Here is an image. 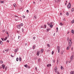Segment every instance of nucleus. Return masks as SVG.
Segmentation results:
<instances>
[{
	"mask_svg": "<svg viewBox=\"0 0 74 74\" xmlns=\"http://www.w3.org/2000/svg\"><path fill=\"white\" fill-rule=\"evenodd\" d=\"M73 59V56H71L70 58L71 61L72 60V59Z\"/></svg>",
	"mask_w": 74,
	"mask_h": 74,
	"instance_id": "9b49d317",
	"label": "nucleus"
},
{
	"mask_svg": "<svg viewBox=\"0 0 74 74\" xmlns=\"http://www.w3.org/2000/svg\"><path fill=\"white\" fill-rule=\"evenodd\" d=\"M18 51V49H17L14 50V52H16Z\"/></svg>",
	"mask_w": 74,
	"mask_h": 74,
	"instance_id": "6e6552de",
	"label": "nucleus"
},
{
	"mask_svg": "<svg viewBox=\"0 0 74 74\" xmlns=\"http://www.w3.org/2000/svg\"><path fill=\"white\" fill-rule=\"evenodd\" d=\"M68 8L69 9L71 7V3H69L68 5H67Z\"/></svg>",
	"mask_w": 74,
	"mask_h": 74,
	"instance_id": "f03ea898",
	"label": "nucleus"
},
{
	"mask_svg": "<svg viewBox=\"0 0 74 74\" xmlns=\"http://www.w3.org/2000/svg\"><path fill=\"white\" fill-rule=\"evenodd\" d=\"M28 69H30V67L29 66H27Z\"/></svg>",
	"mask_w": 74,
	"mask_h": 74,
	"instance_id": "603ef678",
	"label": "nucleus"
},
{
	"mask_svg": "<svg viewBox=\"0 0 74 74\" xmlns=\"http://www.w3.org/2000/svg\"><path fill=\"white\" fill-rule=\"evenodd\" d=\"M47 24L49 26L50 25V24H49V23H48V22L47 23Z\"/></svg>",
	"mask_w": 74,
	"mask_h": 74,
	"instance_id": "09e8293b",
	"label": "nucleus"
},
{
	"mask_svg": "<svg viewBox=\"0 0 74 74\" xmlns=\"http://www.w3.org/2000/svg\"><path fill=\"white\" fill-rule=\"evenodd\" d=\"M72 40V39H71V38H70L69 41H71Z\"/></svg>",
	"mask_w": 74,
	"mask_h": 74,
	"instance_id": "37998d69",
	"label": "nucleus"
},
{
	"mask_svg": "<svg viewBox=\"0 0 74 74\" xmlns=\"http://www.w3.org/2000/svg\"><path fill=\"white\" fill-rule=\"evenodd\" d=\"M0 63L2 64V63H3V61H1L0 62Z\"/></svg>",
	"mask_w": 74,
	"mask_h": 74,
	"instance_id": "4c0bfd02",
	"label": "nucleus"
},
{
	"mask_svg": "<svg viewBox=\"0 0 74 74\" xmlns=\"http://www.w3.org/2000/svg\"><path fill=\"white\" fill-rule=\"evenodd\" d=\"M4 38H1V39L2 40V41H4Z\"/></svg>",
	"mask_w": 74,
	"mask_h": 74,
	"instance_id": "a19ab883",
	"label": "nucleus"
},
{
	"mask_svg": "<svg viewBox=\"0 0 74 74\" xmlns=\"http://www.w3.org/2000/svg\"><path fill=\"white\" fill-rule=\"evenodd\" d=\"M11 56L12 58H14V56H13L12 55H11Z\"/></svg>",
	"mask_w": 74,
	"mask_h": 74,
	"instance_id": "13d9d810",
	"label": "nucleus"
},
{
	"mask_svg": "<svg viewBox=\"0 0 74 74\" xmlns=\"http://www.w3.org/2000/svg\"><path fill=\"white\" fill-rule=\"evenodd\" d=\"M47 45L48 47H49V48L50 47V45H49V44H47Z\"/></svg>",
	"mask_w": 74,
	"mask_h": 74,
	"instance_id": "393cba45",
	"label": "nucleus"
},
{
	"mask_svg": "<svg viewBox=\"0 0 74 74\" xmlns=\"http://www.w3.org/2000/svg\"><path fill=\"white\" fill-rule=\"evenodd\" d=\"M17 27H18V29H20V28H21V25H18V26H17Z\"/></svg>",
	"mask_w": 74,
	"mask_h": 74,
	"instance_id": "9d476101",
	"label": "nucleus"
},
{
	"mask_svg": "<svg viewBox=\"0 0 74 74\" xmlns=\"http://www.w3.org/2000/svg\"><path fill=\"white\" fill-rule=\"evenodd\" d=\"M49 66H51V64H49L47 65V67H49Z\"/></svg>",
	"mask_w": 74,
	"mask_h": 74,
	"instance_id": "423d86ee",
	"label": "nucleus"
},
{
	"mask_svg": "<svg viewBox=\"0 0 74 74\" xmlns=\"http://www.w3.org/2000/svg\"><path fill=\"white\" fill-rule=\"evenodd\" d=\"M35 38H36V37H33V39L34 40H35Z\"/></svg>",
	"mask_w": 74,
	"mask_h": 74,
	"instance_id": "8fccbe9b",
	"label": "nucleus"
},
{
	"mask_svg": "<svg viewBox=\"0 0 74 74\" xmlns=\"http://www.w3.org/2000/svg\"><path fill=\"white\" fill-rule=\"evenodd\" d=\"M13 6L14 7H16V5L15 3H14L13 4Z\"/></svg>",
	"mask_w": 74,
	"mask_h": 74,
	"instance_id": "1a4fd4ad",
	"label": "nucleus"
},
{
	"mask_svg": "<svg viewBox=\"0 0 74 74\" xmlns=\"http://www.w3.org/2000/svg\"><path fill=\"white\" fill-rule=\"evenodd\" d=\"M67 40H69V38L68 37L67 38Z\"/></svg>",
	"mask_w": 74,
	"mask_h": 74,
	"instance_id": "6e6d98bb",
	"label": "nucleus"
},
{
	"mask_svg": "<svg viewBox=\"0 0 74 74\" xmlns=\"http://www.w3.org/2000/svg\"><path fill=\"white\" fill-rule=\"evenodd\" d=\"M25 45H27V43H25Z\"/></svg>",
	"mask_w": 74,
	"mask_h": 74,
	"instance_id": "69168bd1",
	"label": "nucleus"
},
{
	"mask_svg": "<svg viewBox=\"0 0 74 74\" xmlns=\"http://www.w3.org/2000/svg\"><path fill=\"white\" fill-rule=\"evenodd\" d=\"M34 19H37V17L36 16H34L33 17Z\"/></svg>",
	"mask_w": 74,
	"mask_h": 74,
	"instance_id": "aec40b11",
	"label": "nucleus"
},
{
	"mask_svg": "<svg viewBox=\"0 0 74 74\" xmlns=\"http://www.w3.org/2000/svg\"><path fill=\"white\" fill-rule=\"evenodd\" d=\"M63 20L64 21H66V19L64 18V19H63Z\"/></svg>",
	"mask_w": 74,
	"mask_h": 74,
	"instance_id": "3c124183",
	"label": "nucleus"
},
{
	"mask_svg": "<svg viewBox=\"0 0 74 74\" xmlns=\"http://www.w3.org/2000/svg\"><path fill=\"white\" fill-rule=\"evenodd\" d=\"M49 30H50V29H47V32H48V31H49Z\"/></svg>",
	"mask_w": 74,
	"mask_h": 74,
	"instance_id": "58836bf2",
	"label": "nucleus"
},
{
	"mask_svg": "<svg viewBox=\"0 0 74 74\" xmlns=\"http://www.w3.org/2000/svg\"><path fill=\"white\" fill-rule=\"evenodd\" d=\"M43 51H44V50H43V49H41V52L42 53H43Z\"/></svg>",
	"mask_w": 74,
	"mask_h": 74,
	"instance_id": "dca6fc26",
	"label": "nucleus"
},
{
	"mask_svg": "<svg viewBox=\"0 0 74 74\" xmlns=\"http://www.w3.org/2000/svg\"><path fill=\"white\" fill-rule=\"evenodd\" d=\"M19 60V59L17 58L16 59V60L17 61V62H18V60Z\"/></svg>",
	"mask_w": 74,
	"mask_h": 74,
	"instance_id": "cd10ccee",
	"label": "nucleus"
},
{
	"mask_svg": "<svg viewBox=\"0 0 74 74\" xmlns=\"http://www.w3.org/2000/svg\"><path fill=\"white\" fill-rule=\"evenodd\" d=\"M57 73L58 74H60L59 72H58V71H57Z\"/></svg>",
	"mask_w": 74,
	"mask_h": 74,
	"instance_id": "a18cd8bd",
	"label": "nucleus"
},
{
	"mask_svg": "<svg viewBox=\"0 0 74 74\" xmlns=\"http://www.w3.org/2000/svg\"><path fill=\"white\" fill-rule=\"evenodd\" d=\"M15 19V20L16 21H18V19Z\"/></svg>",
	"mask_w": 74,
	"mask_h": 74,
	"instance_id": "774afa93",
	"label": "nucleus"
},
{
	"mask_svg": "<svg viewBox=\"0 0 74 74\" xmlns=\"http://www.w3.org/2000/svg\"><path fill=\"white\" fill-rule=\"evenodd\" d=\"M5 51H6V52H8V51H9V49H5Z\"/></svg>",
	"mask_w": 74,
	"mask_h": 74,
	"instance_id": "4468645a",
	"label": "nucleus"
},
{
	"mask_svg": "<svg viewBox=\"0 0 74 74\" xmlns=\"http://www.w3.org/2000/svg\"><path fill=\"white\" fill-rule=\"evenodd\" d=\"M74 23V20H73L71 22V23Z\"/></svg>",
	"mask_w": 74,
	"mask_h": 74,
	"instance_id": "6ab92c4d",
	"label": "nucleus"
},
{
	"mask_svg": "<svg viewBox=\"0 0 74 74\" xmlns=\"http://www.w3.org/2000/svg\"><path fill=\"white\" fill-rule=\"evenodd\" d=\"M40 62V59L39 58L38 59V62Z\"/></svg>",
	"mask_w": 74,
	"mask_h": 74,
	"instance_id": "72a5a7b5",
	"label": "nucleus"
},
{
	"mask_svg": "<svg viewBox=\"0 0 74 74\" xmlns=\"http://www.w3.org/2000/svg\"><path fill=\"white\" fill-rule=\"evenodd\" d=\"M69 43H72V42L71 41H69Z\"/></svg>",
	"mask_w": 74,
	"mask_h": 74,
	"instance_id": "c9c22d12",
	"label": "nucleus"
},
{
	"mask_svg": "<svg viewBox=\"0 0 74 74\" xmlns=\"http://www.w3.org/2000/svg\"><path fill=\"white\" fill-rule=\"evenodd\" d=\"M23 18H25V16H23Z\"/></svg>",
	"mask_w": 74,
	"mask_h": 74,
	"instance_id": "de8ad7c7",
	"label": "nucleus"
},
{
	"mask_svg": "<svg viewBox=\"0 0 74 74\" xmlns=\"http://www.w3.org/2000/svg\"><path fill=\"white\" fill-rule=\"evenodd\" d=\"M6 33L7 34H8V32H6Z\"/></svg>",
	"mask_w": 74,
	"mask_h": 74,
	"instance_id": "338daca9",
	"label": "nucleus"
},
{
	"mask_svg": "<svg viewBox=\"0 0 74 74\" xmlns=\"http://www.w3.org/2000/svg\"><path fill=\"white\" fill-rule=\"evenodd\" d=\"M0 44L1 45H2L3 44V42L2 41H0Z\"/></svg>",
	"mask_w": 74,
	"mask_h": 74,
	"instance_id": "4be33fe9",
	"label": "nucleus"
},
{
	"mask_svg": "<svg viewBox=\"0 0 74 74\" xmlns=\"http://www.w3.org/2000/svg\"><path fill=\"white\" fill-rule=\"evenodd\" d=\"M5 69L6 70H7V67H5Z\"/></svg>",
	"mask_w": 74,
	"mask_h": 74,
	"instance_id": "4d7b16f0",
	"label": "nucleus"
},
{
	"mask_svg": "<svg viewBox=\"0 0 74 74\" xmlns=\"http://www.w3.org/2000/svg\"><path fill=\"white\" fill-rule=\"evenodd\" d=\"M60 47L57 46V49L58 50V53L60 52Z\"/></svg>",
	"mask_w": 74,
	"mask_h": 74,
	"instance_id": "f257e3e1",
	"label": "nucleus"
},
{
	"mask_svg": "<svg viewBox=\"0 0 74 74\" xmlns=\"http://www.w3.org/2000/svg\"><path fill=\"white\" fill-rule=\"evenodd\" d=\"M55 73H56L57 71H58V69L57 68V67L56 66L55 69Z\"/></svg>",
	"mask_w": 74,
	"mask_h": 74,
	"instance_id": "7ed1b4c3",
	"label": "nucleus"
},
{
	"mask_svg": "<svg viewBox=\"0 0 74 74\" xmlns=\"http://www.w3.org/2000/svg\"><path fill=\"white\" fill-rule=\"evenodd\" d=\"M66 49L67 50H69V47H67Z\"/></svg>",
	"mask_w": 74,
	"mask_h": 74,
	"instance_id": "c756f323",
	"label": "nucleus"
},
{
	"mask_svg": "<svg viewBox=\"0 0 74 74\" xmlns=\"http://www.w3.org/2000/svg\"><path fill=\"white\" fill-rule=\"evenodd\" d=\"M40 54V51H38L37 52L36 55H37V56H39V55Z\"/></svg>",
	"mask_w": 74,
	"mask_h": 74,
	"instance_id": "39448f33",
	"label": "nucleus"
},
{
	"mask_svg": "<svg viewBox=\"0 0 74 74\" xmlns=\"http://www.w3.org/2000/svg\"><path fill=\"white\" fill-rule=\"evenodd\" d=\"M20 26H23V24L21 23L20 24Z\"/></svg>",
	"mask_w": 74,
	"mask_h": 74,
	"instance_id": "e433bc0d",
	"label": "nucleus"
},
{
	"mask_svg": "<svg viewBox=\"0 0 74 74\" xmlns=\"http://www.w3.org/2000/svg\"><path fill=\"white\" fill-rule=\"evenodd\" d=\"M63 66H61V70H62V69H63Z\"/></svg>",
	"mask_w": 74,
	"mask_h": 74,
	"instance_id": "f704fd0d",
	"label": "nucleus"
},
{
	"mask_svg": "<svg viewBox=\"0 0 74 74\" xmlns=\"http://www.w3.org/2000/svg\"><path fill=\"white\" fill-rule=\"evenodd\" d=\"M29 12V10H27V12Z\"/></svg>",
	"mask_w": 74,
	"mask_h": 74,
	"instance_id": "5fc2aeb1",
	"label": "nucleus"
},
{
	"mask_svg": "<svg viewBox=\"0 0 74 74\" xmlns=\"http://www.w3.org/2000/svg\"><path fill=\"white\" fill-rule=\"evenodd\" d=\"M59 62V60H57V64H58V62Z\"/></svg>",
	"mask_w": 74,
	"mask_h": 74,
	"instance_id": "c03bdc74",
	"label": "nucleus"
},
{
	"mask_svg": "<svg viewBox=\"0 0 74 74\" xmlns=\"http://www.w3.org/2000/svg\"><path fill=\"white\" fill-rule=\"evenodd\" d=\"M41 28H42L43 27V26H42L40 27Z\"/></svg>",
	"mask_w": 74,
	"mask_h": 74,
	"instance_id": "052dcab7",
	"label": "nucleus"
},
{
	"mask_svg": "<svg viewBox=\"0 0 74 74\" xmlns=\"http://www.w3.org/2000/svg\"><path fill=\"white\" fill-rule=\"evenodd\" d=\"M53 26V25H50V27H51V28H52V27Z\"/></svg>",
	"mask_w": 74,
	"mask_h": 74,
	"instance_id": "412c9836",
	"label": "nucleus"
},
{
	"mask_svg": "<svg viewBox=\"0 0 74 74\" xmlns=\"http://www.w3.org/2000/svg\"><path fill=\"white\" fill-rule=\"evenodd\" d=\"M7 42H9V40H7Z\"/></svg>",
	"mask_w": 74,
	"mask_h": 74,
	"instance_id": "0e129e2a",
	"label": "nucleus"
},
{
	"mask_svg": "<svg viewBox=\"0 0 74 74\" xmlns=\"http://www.w3.org/2000/svg\"><path fill=\"white\" fill-rule=\"evenodd\" d=\"M17 32L18 33H19V31H17Z\"/></svg>",
	"mask_w": 74,
	"mask_h": 74,
	"instance_id": "e2e57ef3",
	"label": "nucleus"
},
{
	"mask_svg": "<svg viewBox=\"0 0 74 74\" xmlns=\"http://www.w3.org/2000/svg\"><path fill=\"white\" fill-rule=\"evenodd\" d=\"M15 18H18V16H17L15 15Z\"/></svg>",
	"mask_w": 74,
	"mask_h": 74,
	"instance_id": "c85d7f7f",
	"label": "nucleus"
},
{
	"mask_svg": "<svg viewBox=\"0 0 74 74\" xmlns=\"http://www.w3.org/2000/svg\"><path fill=\"white\" fill-rule=\"evenodd\" d=\"M20 37H21L19 36H18V39H19V38H20Z\"/></svg>",
	"mask_w": 74,
	"mask_h": 74,
	"instance_id": "680f3d73",
	"label": "nucleus"
},
{
	"mask_svg": "<svg viewBox=\"0 0 74 74\" xmlns=\"http://www.w3.org/2000/svg\"><path fill=\"white\" fill-rule=\"evenodd\" d=\"M7 37H6L5 38V39H4V41H5L6 40H7Z\"/></svg>",
	"mask_w": 74,
	"mask_h": 74,
	"instance_id": "2eb2a0df",
	"label": "nucleus"
},
{
	"mask_svg": "<svg viewBox=\"0 0 74 74\" xmlns=\"http://www.w3.org/2000/svg\"><path fill=\"white\" fill-rule=\"evenodd\" d=\"M59 25H60V26H62V25H63V24L61 22L60 23Z\"/></svg>",
	"mask_w": 74,
	"mask_h": 74,
	"instance_id": "f8f14e48",
	"label": "nucleus"
},
{
	"mask_svg": "<svg viewBox=\"0 0 74 74\" xmlns=\"http://www.w3.org/2000/svg\"><path fill=\"white\" fill-rule=\"evenodd\" d=\"M1 3H4V1H1Z\"/></svg>",
	"mask_w": 74,
	"mask_h": 74,
	"instance_id": "a211bd4d",
	"label": "nucleus"
},
{
	"mask_svg": "<svg viewBox=\"0 0 74 74\" xmlns=\"http://www.w3.org/2000/svg\"><path fill=\"white\" fill-rule=\"evenodd\" d=\"M36 47V46L35 45H34L33 47V49H34L35 48V47Z\"/></svg>",
	"mask_w": 74,
	"mask_h": 74,
	"instance_id": "5701e85b",
	"label": "nucleus"
},
{
	"mask_svg": "<svg viewBox=\"0 0 74 74\" xmlns=\"http://www.w3.org/2000/svg\"><path fill=\"white\" fill-rule=\"evenodd\" d=\"M44 26H45V28H46V27H47V26H46V25H44Z\"/></svg>",
	"mask_w": 74,
	"mask_h": 74,
	"instance_id": "ea45409f",
	"label": "nucleus"
},
{
	"mask_svg": "<svg viewBox=\"0 0 74 74\" xmlns=\"http://www.w3.org/2000/svg\"><path fill=\"white\" fill-rule=\"evenodd\" d=\"M2 66L3 69H5V66L4 65V64H2Z\"/></svg>",
	"mask_w": 74,
	"mask_h": 74,
	"instance_id": "20e7f679",
	"label": "nucleus"
},
{
	"mask_svg": "<svg viewBox=\"0 0 74 74\" xmlns=\"http://www.w3.org/2000/svg\"><path fill=\"white\" fill-rule=\"evenodd\" d=\"M24 67H26V68H27V65L26 64L24 65Z\"/></svg>",
	"mask_w": 74,
	"mask_h": 74,
	"instance_id": "f3484780",
	"label": "nucleus"
},
{
	"mask_svg": "<svg viewBox=\"0 0 74 74\" xmlns=\"http://www.w3.org/2000/svg\"><path fill=\"white\" fill-rule=\"evenodd\" d=\"M66 15H67V16L69 15V13L68 12H67L66 13Z\"/></svg>",
	"mask_w": 74,
	"mask_h": 74,
	"instance_id": "2f4dec72",
	"label": "nucleus"
},
{
	"mask_svg": "<svg viewBox=\"0 0 74 74\" xmlns=\"http://www.w3.org/2000/svg\"><path fill=\"white\" fill-rule=\"evenodd\" d=\"M22 32H24V30H23V29H22Z\"/></svg>",
	"mask_w": 74,
	"mask_h": 74,
	"instance_id": "49530a36",
	"label": "nucleus"
},
{
	"mask_svg": "<svg viewBox=\"0 0 74 74\" xmlns=\"http://www.w3.org/2000/svg\"><path fill=\"white\" fill-rule=\"evenodd\" d=\"M74 8H73L71 9V11L72 12H73L74 11Z\"/></svg>",
	"mask_w": 74,
	"mask_h": 74,
	"instance_id": "bb28decb",
	"label": "nucleus"
},
{
	"mask_svg": "<svg viewBox=\"0 0 74 74\" xmlns=\"http://www.w3.org/2000/svg\"><path fill=\"white\" fill-rule=\"evenodd\" d=\"M54 53V52H53V51L52 52V53H51L52 55H53Z\"/></svg>",
	"mask_w": 74,
	"mask_h": 74,
	"instance_id": "473e14b6",
	"label": "nucleus"
},
{
	"mask_svg": "<svg viewBox=\"0 0 74 74\" xmlns=\"http://www.w3.org/2000/svg\"><path fill=\"white\" fill-rule=\"evenodd\" d=\"M35 70L36 71H37V68L36 67H35Z\"/></svg>",
	"mask_w": 74,
	"mask_h": 74,
	"instance_id": "7c9ffc66",
	"label": "nucleus"
},
{
	"mask_svg": "<svg viewBox=\"0 0 74 74\" xmlns=\"http://www.w3.org/2000/svg\"><path fill=\"white\" fill-rule=\"evenodd\" d=\"M72 43H69V47H71V45H72Z\"/></svg>",
	"mask_w": 74,
	"mask_h": 74,
	"instance_id": "0eeeda50",
	"label": "nucleus"
},
{
	"mask_svg": "<svg viewBox=\"0 0 74 74\" xmlns=\"http://www.w3.org/2000/svg\"><path fill=\"white\" fill-rule=\"evenodd\" d=\"M58 2H60V0H58Z\"/></svg>",
	"mask_w": 74,
	"mask_h": 74,
	"instance_id": "bf43d9fd",
	"label": "nucleus"
},
{
	"mask_svg": "<svg viewBox=\"0 0 74 74\" xmlns=\"http://www.w3.org/2000/svg\"><path fill=\"white\" fill-rule=\"evenodd\" d=\"M71 74H74V72H71Z\"/></svg>",
	"mask_w": 74,
	"mask_h": 74,
	"instance_id": "b1692460",
	"label": "nucleus"
},
{
	"mask_svg": "<svg viewBox=\"0 0 74 74\" xmlns=\"http://www.w3.org/2000/svg\"><path fill=\"white\" fill-rule=\"evenodd\" d=\"M19 61H21V57H20L19 58Z\"/></svg>",
	"mask_w": 74,
	"mask_h": 74,
	"instance_id": "a878e982",
	"label": "nucleus"
},
{
	"mask_svg": "<svg viewBox=\"0 0 74 74\" xmlns=\"http://www.w3.org/2000/svg\"><path fill=\"white\" fill-rule=\"evenodd\" d=\"M56 30H58V27H57L56 28Z\"/></svg>",
	"mask_w": 74,
	"mask_h": 74,
	"instance_id": "864d4df0",
	"label": "nucleus"
},
{
	"mask_svg": "<svg viewBox=\"0 0 74 74\" xmlns=\"http://www.w3.org/2000/svg\"><path fill=\"white\" fill-rule=\"evenodd\" d=\"M71 32L72 33H73V34H74V30L73 29H72L71 31Z\"/></svg>",
	"mask_w": 74,
	"mask_h": 74,
	"instance_id": "ddd939ff",
	"label": "nucleus"
},
{
	"mask_svg": "<svg viewBox=\"0 0 74 74\" xmlns=\"http://www.w3.org/2000/svg\"><path fill=\"white\" fill-rule=\"evenodd\" d=\"M63 51H62L61 53V55H63Z\"/></svg>",
	"mask_w": 74,
	"mask_h": 74,
	"instance_id": "79ce46f5",
	"label": "nucleus"
}]
</instances>
